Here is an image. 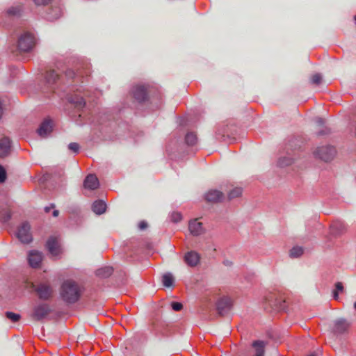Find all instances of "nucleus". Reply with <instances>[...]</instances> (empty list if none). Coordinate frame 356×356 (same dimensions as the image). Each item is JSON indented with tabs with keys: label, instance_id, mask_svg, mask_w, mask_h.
<instances>
[{
	"label": "nucleus",
	"instance_id": "nucleus-44",
	"mask_svg": "<svg viewBox=\"0 0 356 356\" xmlns=\"http://www.w3.org/2000/svg\"><path fill=\"white\" fill-rule=\"evenodd\" d=\"M58 214H59V211H58V210H54V211H53V216H54V217H57V216H58Z\"/></svg>",
	"mask_w": 356,
	"mask_h": 356
},
{
	"label": "nucleus",
	"instance_id": "nucleus-1",
	"mask_svg": "<svg viewBox=\"0 0 356 356\" xmlns=\"http://www.w3.org/2000/svg\"><path fill=\"white\" fill-rule=\"evenodd\" d=\"M81 293L82 289L81 286L72 280L65 281L60 289V296L61 299L68 304H73L77 302Z\"/></svg>",
	"mask_w": 356,
	"mask_h": 356
},
{
	"label": "nucleus",
	"instance_id": "nucleus-46",
	"mask_svg": "<svg viewBox=\"0 0 356 356\" xmlns=\"http://www.w3.org/2000/svg\"><path fill=\"white\" fill-rule=\"evenodd\" d=\"M224 264H225V265H226V266H231L232 263L231 261H229L227 260V261H224Z\"/></svg>",
	"mask_w": 356,
	"mask_h": 356
},
{
	"label": "nucleus",
	"instance_id": "nucleus-35",
	"mask_svg": "<svg viewBox=\"0 0 356 356\" xmlns=\"http://www.w3.org/2000/svg\"><path fill=\"white\" fill-rule=\"evenodd\" d=\"M275 306L280 310H284L286 308L285 306V300H276Z\"/></svg>",
	"mask_w": 356,
	"mask_h": 356
},
{
	"label": "nucleus",
	"instance_id": "nucleus-2",
	"mask_svg": "<svg viewBox=\"0 0 356 356\" xmlns=\"http://www.w3.org/2000/svg\"><path fill=\"white\" fill-rule=\"evenodd\" d=\"M51 312V309L48 304L41 303L35 305L31 314V317L37 321L46 318Z\"/></svg>",
	"mask_w": 356,
	"mask_h": 356
},
{
	"label": "nucleus",
	"instance_id": "nucleus-13",
	"mask_svg": "<svg viewBox=\"0 0 356 356\" xmlns=\"http://www.w3.org/2000/svg\"><path fill=\"white\" fill-rule=\"evenodd\" d=\"M205 200L208 202L217 203L224 198L223 193L218 190H210L204 195Z\"/></svg>",
	"mask_w": 356,
	"mask_h": 356
},
{
	"label": "nucleus",
	"instance_id": "nucleus-20",
	"mask_svg": "<svg viewBox=\"0 0 356 356\" xmlns=\"http://www.w3.org/2000/svg\"><path fill=\"white\" fill-rule=\"evenodd\" d=\"M92 209L96 214L100 215L105 212L106 204L102 200H97L92 204Z\"/></svg>",
	"mask_w": 356,
	"mask_h": 356
},
{
	"label": "nucleus",
	"instance_id": "nucleus-14",
	"mask_svg": "<svg viewBox=\"0 0 356 356\" xmlns=\"http://www.w3.org/2000/svg\"><path fill=\"white\" fill-rule=\"evenodd\" d=\"M184 259L188 266L195 267L199 264L200 257L197 252L190 251L185 254Z\"/></svg>",
	"mask_w": 356,
	"mask_h": 356
},
{
	"label": "nucleus",
	"instance_id": "nucleus-26",
	"mask_svg": "<svg viewBox=\"0 0 356 356\" xmlns=\"http://www.w3.org/2000/svg\"><path fill=\"white\" fill-rule=\"evenodd\" d=\"M243 189L240 187H235L228 193L229 200H232L240 197L242 195Z\"/></svg>",
	"mask_w": 356,
	"mask_h": 356
},
{
	"label": "nucleus",
	"instance_id": "nucleus-24",
	"mask_svg": "<svg viewBox=\"0 0 356 356\" xmlns=\"http://www.w3.org/2000/svg\"><path fill=\"white\" fill-rule=\"evenodd\" d=\"M185 140L188 145L193 146L197 143V138L194 133L189 132L186 135Z\"/></svg>",
	"mask_w": 356,
	"mask_h": 356
},
{
	"label": "nucleus",
	"instance_id": "nucleus-5",
	"mask_svg": "<svg viewBox=\"0 0 356 356\" xmlns=\"http://www.w3.org/2000/svg\"><path fill=\"white\" fill-rule=\"evenodd\" d=\"M31 227L27 222H23L18 228L16 232L17 238L22 243H29L32 241L33 238L30 232Z\"/></svg>",
	"mask_w": 356,
	"mask_h": 356
},
{
	"label": "nucleus",
	"instance_id": "nucleus-6",
	"mask_svg": "<svg viewBox=\"0 0 356 356\" xmlns=\"http://www.w3.org/2000/svg\"><path fill=\"white\" fill-rule=\"evenodd\" d=\"M133 97L138 102H142L147 98V88L144 85H137L131 90Z\"/></svg>",
	"mask_w": 356,
	"mask_h": 356
},
{
	"label": "nucleus",
	"instance_id": "nucleus-15",
	"mask_svg": "<svg viewBox=\"0 0 356 356\" xmlns=\"http://www.w3.org/2000/svg\"><path fill=\"white\" fill-rule=\"evenodd\" d=\"M188 229L191 234L193 236H199L204 233L202 223L198 222L197 219L192 220L189 222Z\"/></svg>",
	"mask_w": 356,
	"mask_h": 356
},
{
	"label": "nucleus",
	"instance_id": "nucleus-18",
	"mask_svg": "<svg viewBox=\"0 0 356 356\" xmlns=\"http://www.w3.org/2000/svg\"><path fill=\"white\" fill-rule=\"evenodd\" d=\"M10 151V141L8 138H3L0 140V156H8Z\"/></svg>",
	"mask_w": 356,
	"mask_h": 356
},
{
	"label": "nucleus",
	"instance_id": "nucleus-28",
	"mask_svg": "<svg viewBox=\"0 0 356 356\" xmlns=\"http://www.w3.org/2000/svg\"><path fill=\"white\" fill-rule=\"evenodd\" d=\"M303 254V250L300 247H294L290 250V257L292 258H296L301 256Z\"/></svg>",
	"mask_w": 356,
	"mask_h": 356
},
{
	"label": "nucleus",
	"instance_id": "nucleus-42",
	"mask_svg": "<svg viewBox=\"0 0 356 356\" xmlns=\"http://www.w3.org/2000/svg\"><path fill=\"white\" fill-rule=\"evenodd\" d=\"M339 293L338 291H337L336 290H334L333 291V298L334 300H338L339 298Z\"/></svg>",
	"mask_w": 356,
	"mask_h": 356
},
{
	"label": "nucleus",
	"instance_id": "nucleus-21",
	"mask_svg": "<svg viewBox=\"0 0 356 356\" xmlns=\"http://www.w3.org/2000/svg\"><path fill=\"white\" fill-rule=\"evenodd\" d=\"M59 77V73L54 70L47 72L45 79L49 84L54 83Z\"/></svg>",
	"mask_w": 356,
	"mask_h": 356
},
{
	"label": "nucleus",
	"instance_id": "nucleus-38",
	"mask_svg": "<svg viewBox=\"0 0 356 356\" xmlns=\"http://www.w3.org/2000/svg\"><path fill=\"white\" fill-rule=\"evenodd\" d=\"M37 6H45L48 4L51 0H33Z\"/></svg>",
	"mask_w": 356,
	"mask_h": 356
},
{
	"label": "nucleus",
	"instance_id": "nucleus-27",
	"mask_svg": "<svg viewBox=\"0 0 356 356\" xmlns=\"http://www.w3.org/2000/svg\"><path fill=\"white\" fill-rule=\"evenodd\" d=\"M12 216L11 211L8 209L3 210L0 212V220L6 222L8 221Z\"/></svg>",
	"mask_w": 356,
	"mask_h": 356
},
{
	"label": "nucleus",
	"instance_id": "nucleus-8",
	"mask_svg": "<svg viewBox=\"0 0 356 356\" xmlns=\"http://www.w3.org/2000/svg\"><path fill=\"white\" fill-rule=\"evenodd\" d=\"M267 343L261 340L254 341L248 356H264L265 347Z\"/></svg>",
	"mask_w": 356,
	"mask_h": 356
},
{
	"label": "nucleus",
	"instance_id": "nucleus-31",
	"mask_svg": "<svg viewBox=\"0 0 356 356\" xmlns=\"http://www.w3.org/2000/svg\"><path fill=\"white\" fill-rule=\"evenodd\" d=\"M311 81L313 84L319 85L322 81V76L320 74L316 73L312 76Z\"/></svg>",
	"mask_w": 356,
	"mask_h": 356
},
{
	"label": "nucleus",
	"instance_id": "nucleus-3",
	"mask_svg": "<svg viewBox=\"0 0 356 356\" xmlns=\"http://www.w3.org/2000/svg\"><path fill=\"white\" fill-rule=\"evenodd\" d=\"M336 154V150L334 147L330 145L321 146L317 147L314 151V155L323 161H329L332 160Z\"/></svg>",
	"mask_w": 356,
	"mask_h": 356
},
{
	"label": "nucleus",
	"instance_id": "nucleus-34",
	"mask_svg": "<svg viewBox=\"0 0 356 356\" xmlns=\"http://www.w3.org/2000/svg\"><path fill=\"white\" fill-rule=\"evenodd\" d=\"M6 179V172L3 167L0 165V183H3Z\"/></svg>",
	"mask_w": 356,
	"mask_h": 356
},
{
	"label": "nucleus",
	"instance_id": "nucleus-23",
	"mask_svg": "<svg viewBox=\"0 0 356 356\" xmlns=\"http://www.w3.org/2000/svg\"><path fill=\"white\" fill-rule=\"evenodd\" d=\"M174 277L171 273H165L163 275L162 282L163 284L166 287H170L173 284Z\"/></svg>",
	"mask_w": 356,
	"mask_h": 356
},
{
	"label": "nucleus",
	"instance_id": "nucleus-7",
	"mask_svg": "<svg viewBox=\"0 0 356 356\" xmlns=\"http://www.w3.org/2000/svg\"><path fill=\"white\" fill-rule=\"evenodd\" d=\"M47 248L54 257L58 256L62 253V249L57 237L51 236L47 242Z\"/></svg>",
	"mask_w": 356,
	"mask_h": 356
},
{
	"label": "nucleus",
	"instance_id": "nucleus-36",
	"mask_svg": "<svg viewBox=\"0 0 356 356\" xmlns=\"http://www.w3.org/2000/svg\"><path fill=\"white\" fill-rule=\"evenodd\" d=\"M72 102L78 107H83L86 104V102L82 97H79L76 100H73Z\"/></svg>",
	"mask_w": 356,
	"mask_h": 356
},
{
	"label": "nucleus",
	"instance_id": "nucleus-33",
	"mask_svg": "<svg viewBox=\"0 0 356 356\" xmlns=\"http://www.w3.org/2000/svg\"><path fill=\"white\" fill-rule=\"evenodd\" d=\"M68 148L69 149H70L71 151L75 152V153H77L79 152V145L76 143H71L69 144L68 145Z\"/></svg>",
	"mask_w": 356,
	"mask_h": 356
},
{
	"label": "nucleus",
	"instance_id": "nucleus-39",
	"mask_svg": "<svg viewBox=\"0 0 356 356\" xmlns=\"http://www.w3.org/2000/svg\"><path fill=\"white\" fill-rule=\"evenodd\" d=\"M335 290L338 292L343 291V286L342 282H338L335 284Z\"/></svg>",
	"mask_w": 356,
	"mask_h": 356
},
{
	"label": "nucleus",
	"instance_id": "nucleus-48",
	"mask_svg": "<svg viewBox=\"0 0 356 356\" xmlns=\"http://www.w3.org/2000/svg\"><path fill=\"white\" fill-rule=\"evenodd\" d=\"M354 308L356 309V302L354 304Z\"/></svg>",
	"mask_w": 356,
	"mask_h": 356
},
{
	"label": "nucleus",
	"instance_id": "nucleus-10",
	"mask_svg": "<svg viewBox=\"0 0 356 356\" xmlns=\"http://www.w3.org/2000/svg\"><path fill=\"white\" fill-rule=\"evenodd\" d=\"M349 327L350 323L346 319L340 318L334 321L332 332L341 334L347 332Z\"/></svg>",
	"mask_w": 356,
	"mask_h": 356
},
{
	"label": "nucleus",
	"instance_id": "nucleus-17",
	"mask_svg": "<svg viewBox=\"0 0 356 356\" xmlns=\"http://www.w3.org/2000/svg\"><path fill=\"white\" fill-rule=\"evenodd\" d=\"M83 186L85 188H88L90 190H95L99 186V181L97 177L95 175H88L84 181Z\"/></svg>",
	"mask_w": 356,
	"mask_h": 356
},
{
	"label": "nucleus",
	"instance_id": "nucleus-30",
	"mask_svg": "<svg viewBox=\"0 0 356 356\" xmlns=\"http://www.w3.org/2000/svg\"><path fill=\"white\" fill-rule=\"evenodd\" d=\"M6 316L14 323L18 321L20 318L19 314H15L13 312H7L6 313Z\"/></svg>",
	"mask_w": 356,
	"mask_h": 356
},
{
	"label": "nucleus",
	"instance_id": "nucleus-25",
	"mask_svg": "<svg viewBox=\"0 0 356 356\" xmlns=\"http://www.w3.org/2000/svg\"><path fill=\"white\" fill-rule=\"evenodd\" d=\"M293 162V160L292 158L289 156H283L279 159L277 161V165L280 167L284 168L291 165Z\"/></svg>",
	"mask_w": 356,
	"mask_h": 356
},
{
	"label": "nucleus",
	"instance_id": "nucleus-41",
	"mask_svg": "<svg viewBox=\"0 0 356 356\" xmlns=\"http://www.w3.org/2000/svg\"><path fill=\"white\" fill-rule=\"evenodd\" d=\"M65 75L68 78L72 79L74 78L75 73L73 70L69 69L65 71Z\"/></svg>",
	"mask_w": 356,
	"mask_h": 356
},
{
	"label": "nucleus",
	"instance_id": "nucleus-45",
	"mask_svg": "<svg viewBox=\"0 0 356 356\" xmlns=\"http://www.w3.org/2000/svg\"><path fill=\"white\" fill-rule=\"evenodd\" d=\"M317 122L319 124H323L324 123V121L323 119L321 118H318L317 119Z\"/></svg>",
	"mask_w": 356,
	"mask_h": 356
},
{
	"label": "nucleus",
	"instance_id": "nucleus-4",
	"mask_svg": "<svg viewBox=\"0 0 356 356\" xmlns=\"http://www.w3.org/2000/svg\"><path fill=\"white\" fill-rule=\"evenodd\" d=\"M34 43L33 36L30 33H24L19 38L17 48L19 51L26 52L33 48Z\"/></svg>",
	"mask_w": 356,
	"mask_h": 356
},
{
	"label": "nucleus",
	"instance_id": "nucleus-40",
	"mask_svg": "<svg viewBox=\"0 0 356 356\" xmlns=\"http://www.w3.org/2000/svg\"><path fill=\"white\" fill-rule=\"evenodd\" d=\"M148 227V224L147 222L142 220L138 223V228L140 230H144Z\"/></svg>",
	"mask_w": 356,
	"mask_h": 356
},
{
	"label": "nucleus",
	"instance_id": "nucleus-32",
	"mask_svg": "<svg viewBox=\"0 0 356 356\" xmlns=\"http://www.w3.org/2000/svg\"><path fill=\"white\" fill-rule=\"evenodd\" d=\"M170 218H171V220L174 222H178L179 221L181 220L182 219V216L181 214V213L179 212H177V211H175V212H172L170 215Z\"/></svg>",
	"mask_w": 356,
	"mask_h": 356
},
{
	"label": "nucleus",
	"instance_id": "nucleus-22",
	"mask_svg": "<svg viewBox=\"0 0 356 356\" xmlns=\"http://www.w3.org/2000/svg\"><path fill=\"white\" fill-rule=\"evenodd\" d=\"M113 273V268L110 266H105L101 268L96 271V275L100 277H109Z\"/></svg>",
	"mask_w": 356,
	"mask_h": 356
},
{
	"label": "nucleus",
	"instance_id": "nucleus-29",
	"mask_svg": "<svg viewBox=\"0 0 356 356\" xmlns=\"http://www.w3.org/2000/svg\"><path fill=\"white\" fill-rule=\"evenodd\" d=\"M22 11L21 6H12L9 8L7 10V13L9 15L15 16L20 14Z\"/></svg>",
	"mask_w": 356,
	"mask_h": 356
},
{
	"label": "nucleus",
	"instance_id": "nucleus-19",
	"mask_svg": "<svg viewBox=\"0 0 356 356\" xmlns=\"http://www.w3.org/2000/svg\"><path fill=\"white\" fill-rule=\"evenodd\" d=\"M62 9L59 6H52L47 13V17L49 20H55L62 16Z\"/></svg>",
	"mask_w": 356,
	"mask_h": 356
},
{
	"label": "nucleus",
	"instance_id": "nucleus-37",
	"mask_svg": "<svg viewBox=\"0 0 356 356\" xmlns=\"http://www.w3.org/2000/svg\"><path fill=\"white\" fill-rule=\"evenodd\" d=\"M171 306L172 309L175 311H180L183 307L182 304L177 302H172Z\"/></svg>",
	"mask_w": 356,
	"mask_h": 356
},
{
	"label": "nucleus",
	"instance_id": "nucleus-47",
	"mask_svg": "<svg viewBox=\"0 0 356 356\" xmlns=\"http://www.w3.org/2000/svg\"><path fill=\"white\" fill-rule=\"evenodd\" d=\"M307 356H316V355L315 353H311Z\"/></svg>",
	"mask_w": 356,
	"mask_h": 356
},
{
	"label": "nucleus",
	"instance_id": "nucleus-12",
	"mask_svg": "<svg viewBox=\"0 0 356 356\" xmlns=\"http://www.w3.org/2000/svg\"><path fill=\"white\" fill-rule=\"evenodd\" d=\"M42 260V252L37 250H31L28 254V261L32 268H38Z\"/></svg>",
	"mask_w": 356,
	"mask_h": 356
},
{
	"label": "nucleus",
	"instance_id": "nucleus-9",
	"mask_svg": "<svg viewBox=\"0 0 356 356\" xmlns=\"http://www.w3.org/2000/svg\"><path fill=\"white\" fill-rule=\"evenodd\" d=\"M232 302L229 298L225 297L220 298L216 303V309L220 316L225 315L232 307Z\"/></svg>",
	"mask_w": 356,
	"mask_h": 356
},
{
	"label": "nucleus",
	"instance_id": "nucleus-11",
	"mask_svg": "<svg viewBox=\"0 0 356 356\" xmlns=\"http://www.w3.org/2000/svg\"><path fill=\"white\" fill-rule=\"evenodd\" d=\"M38 297L42 300L49 299L52 294V289L49 285L40 284L35 289Z\"/></svg>",
	"mask_w": 356,
	"mask_h": 356
},
{
	"label": "nucleus",
	"instance_id": "nucleus-16",
	"mask_svg": "<svg viewBox=\"0 0 356 356\" xmlns=\"http://www.w3.org/2000/svg\"><path fill=\"white\" fill-rule=\"evenodd\" d=\"M52 131V122L50 120H44L37 131L41 137H46Z\"/></svg>",
	"mask_w": 356,
	"mask_h": 356
},
{
	"label": "nucleus",
	"instance_id": "nucleus-43",
	"mask_svg": "<svg viewBox=\"0 0 356 356\" xmlns=\"http://www.w3.org/2000/svg\"><path fill=\"white\" fill-rule=\"evenodd\" d=\"M53 207H54V204H51L50 207H46L44 208V211H45V212H47V213L49 212V211H50V210H51V208H53Z\"/></svg>",
	"mask_w": 356,
	"mask_h": 356
}]
</instances>
